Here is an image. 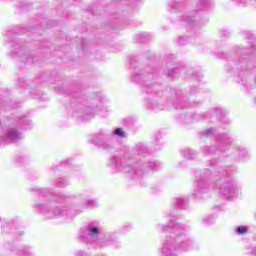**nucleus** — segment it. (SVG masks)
Returning <instances> with one entry per match:
<instances>
[{"instance_id": "1", "label": "nucleus", "mask_w": 256, "mask_h": 256, "mask_svg": "<svg viewBox=\"0 0 256 256\" xmlns=\"http://www.w3.org/2000/svg\"><path fill=\"white\" fill-rule=\"evenodd\" d=\"M220 193L226 199H233L234 197H238V195L241 193V188L233 185L232 183H226L220 187Z\"/></svg>"}, {"instance_id": "2", "label": "nucleus", "mask_w": 256, "mask_h": 256, "mask_svg": "<svg viewBox=\"0 0 256 256\" xmlns=\"http://www.w3.org/2000/svg\"><path fill=\"white\" fill-rule=\"evenodd\" d=\"M4 137L8 143H13L15 141H19V139H23V136L15 129L9 130Z\"/></svg>"}, {"instance_id": "3", "label": "nucleus", "mask_w": 256, "mask_h": 256, "mask_svg": "<svg viewBox=\"0 0 256 256\" xmlns=\"http://www.w3.org/2000/svg\"><path fill=\"white\" fill-rule=\"evenodd\" d=\"M100 231H101V229L99 228V226L94 225V224H90L87 227V232L90 237H94V238L99 237Z\"/></svg>"}, {"instance_id": "4", "label": "nucleus", "mask_w": 256, "mask_h": 256, "mask_svg": "<svg viewBox=\"0 0 256 256\" xmlns=\"http://www.w3.org/2000/svg\"><path fill=\"white\" fill-rule=\"evenodd\" d=\"M235 231L237 235H245L249 231V228L247 226H238Z\"/></svg>"}, {"instance_id": "5", "label": "nucleus", "mask_w": 256, "mask_h": 256, "mask_svg": "<svg viewBox=\"0 0 256 256\" xmlns=\"http://www.w3.org/2000/svg\"><path fill=\"white\" fill-rule=\"evenodd\" d=\"M162 253H164L165 256L171 255V247H169V246H164V247L162 248Z\"/></svg>"}, {"instance_id": "6", "label": "nucleus", "mask_w": 256, "mask_h": 256, "mask_svg": "<svg viewBox=\"0 0 256 256\" xmlns=\"http://www.w3.org/2000/svg\"><path fill=\"white\" fill-rule=\"evenodd\" d=\"M114 135H118V137H123V129H121V128L115 129Z\"/></svg>"}]
</instances>
